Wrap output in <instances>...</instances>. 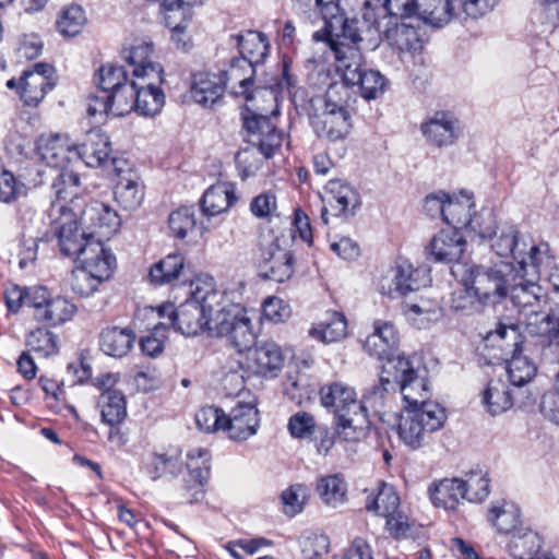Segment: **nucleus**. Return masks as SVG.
Returning <instances> with one entry per match:
<instances>
[{
    "instance_id": "f257e3e1",
    "label": "nucleus",
    "mask_w": 559,
    "mask_h": 559,
    "mask_svg": "<svg viewBox=\"0 0 559 559\" xmlns=\"http://www.w3.org/2000/svg\"><path fill=\"white\" fill-rule=\"evenodd\" d=\"M319 394L322 406L335 415L340 436L347 441H357L366 436L370 420L352 385L341 380L332 381L323 384Z\"/></svg>"
},
{
    "instance_id": "f03ea898",
    "label": "nucleus",
    "mask_w": 559,
    "mask_h": 559,
    "mask_svg": "<svg viewBox=\"0 0 559 559\" xmlns=\"http://www.w3.org/2000/svg\"><path fill=\"white\" fill-rule=\"evenodd\" d=\"M190 296L176 309L175 329L186 336H195L214 328L215 307L222 295L215 289L211 276L198 277L191 283Z\"/></svg>"
},
{
    "instance_id": "7ed1b4c3",
    "label": "nucleus",
    "mask_w": 559,
    "mask_h": 559,
    "mask_svg": "<svg viewBox=\"0 0 559 559\" xmlns=\"http://www.w3.org/2000/svg\"><path fill=\"white\" fill-rule=\"evenodd\" d=\"M243 129L247 132L251 147L239 151L235 162L242 179L254 175L262 165L261 153L264 158H271L282 146L284 132L278 130L271 118L262 115L243 117Z\"/></svg>"
},
{
    "instance_id": "20e7f679",
    "label": "nucleus",
    "mask_w": 559,
    "mask_h": 559,
    "mask_svg": "<svg viewBox=\"0 0 559 559\" xmlns=\"http://www.w3.org/2000/svg\"><path fill=\"white\" fill-rule=\"evenodd\" d=\"M62 210L63 207H55L57 214L50 216V229L64 257L82 260L108 251L99 239H94V235L80 225L79 213Z\"/></svg>"
},
{
    "instance_id": "39448f33",
    "label": "nucleus",
    "mask_w": 559,
    "mask_h": 559,
    "mask_svg": "<svg viewBox=\"0 0 559 559\" xmlns=\"http://www.w3.org/2000/svg\"><path fill=\"white\" fill-rule=\"evenodd\" d=\"M335 66L346 90L347 86H357L366 100L377 99L384 93L386 79L366 66L360 48H336Z\"/></svg>"
},
{
    "instance_id": "423d86ee",
    "label": "nucleus",
    "mask_w": 559,
    "mask_h": 559,
    "mask_svg": "<svg viewBox=\"0 0 559 559\" xmlns=\"http://www.w3.org/2000/svg\"><path fill=\"white\" fill-rule=\"evenodd\" d=\"M462 281L472 285L484 304L497 302L508 296L515 267L511 262L499 261L492 265L462 266Z\"/></svg>"
},
{
    "instance_id": "0eeeda50",
    "label": "nucleus",
    "mask_w": 559,
    "mask_h": 559,
    "mask_svg": "<svg viewBox=\"0 0 559 559\" xmlns=\"http://www.w3.org/2000/svg\"><path fill=\"white\" fill-rule=\"evenodd\" d=\"M445 409L438 403H428L415 408H405L399 424V437L412 450L428 443L431 433L445 423Z\"/></svg>"
},
{
    "instance_id": "6e6552de",
    "label": "nucleus",
    "mask_w": 559,
    "mask_h": 559,
    "mask_svg": "<svg viewBox=\"0 0 559 559\" xmlns=\"http://www.w3.org/2000/svg\"><path fill=\"white\" fill-rule=\"evenodd\" d=\"M386 372L393 374L397 384V391L403 396L405 408H415L429 401V388L426 379V370L421 368L416 357L399 355L395 359L386 361Z\"/></svg>"
},
{
    "instance_id": "1a4fd4ad",
    "label": "nucleus",
    "mask_w": 559,
    "mask_h": 559,
    "mask_svg": "<svg viewBox=\"0 0 559 559\" xmlns=\"http://www.w3.org/2000/svg\"><path fill=\"white\" fill-rule=\"evenodd\" d=\"M321 8V14L324 21V27L313 34L316 41H326L334 59L336 60V48L343 46L350 48H359L358 43L361 41L360 31L357 26L358 20L348 19L343 10L346 8L343 3L329 2L323 4L322 0H316Z\"/></svg>"
},
{
    "instance_id": "9d476101",
    "label": "nucleus",
    "mask_w": 559,
    "mask_h": 559,
    "mask_svg": "<svg viewBox=\"0 0 559 559\" xmlns=\"http://www.w3.org/2000/svg\"><path fill=\"white\" fill-rule=\"evenodd\" d=\"M211 333L225 337L239 354L248 352L255 342V333L248 310L239 304L224 305L216 310Z\"/></svg>"
},
{
    "instance_id": "9b49d317",
    "label": "nucleus",
    "mask_w": 559,
    "mask_h": 559,
    "mask_svg": "<svg viewBox=\"0 0 559 559\" xmlns=\"http://www.w3.org/2000/svg\"><path fill=\"white\" fill-rule=\"evenodd\" d=\"M340 90L346 92L345 86L331 84L325 93L323 110L311 118L314 133L331 142L344 140L352 128L350 115L344 102L335 99Z\"/></svg>"
},
{
    "instance_id": "f8f14e48",
    "label": "nucleus",
    "mask_w": 559,
    "mask_h": 559,
    "mask_svg": "<svg viewBox=\"0 0 559 559\" xmlns=\"http://www.w3.org/2000/svg\"><path fill=\"white\" fill-rule=\"evenodd\" d=\"M381 5L391 16L414 19L433 26H442L455 16L445 0H383Z\"/></svg>"
},
{
    "instance_id": "ddd939ff",
    "label": "nucleus",
    "mask_w": 559,
    "mask_h": 559,
    "mask_svg": "<svg viewBox=\"0 0 559 559\" xmlns=\"http://www.w3.org/2000/svg\"><path fill=\"white\" fill-rule=\"evenodd\" d=\"M430 283L428 270L399 259L379 281V290L391 298L405 297Z\"/></svg>"
},
{
    "instance_id": "4468645a",
    "label": "nucleus",
    "mask_w": 559,
    "mask_h": 559,
    "mask_svg": "<svg viewBox=\"0 0 559 559\" xmlns=\"http://www.w3.org/2000/svg\"><path fill=\"white\" fill-rule=\"evenodd\" d=\"M79 261L82 265L71 272L69 284L72 292L81 297L92 295L102 282L108 280L116 263L109 250Z\"/></svg>"
},
{
    "instance_id": "2eb2a0df",
    "label": "nucleus",
    "mask_w": 559,
    "mask_h": 559,
    "mask_svg": "<svg viewBox=\"0 0 559 559\" xmlns=\"http://www.w3.org/2000/svg\"><path fill=\"white\" fill-rule=\"evenodd\" d=\"M80 225L94 235V239L108 238L121 226V217L109 204L97 200L86 202L79 210Z\"/></svg>"
},
{
    "instance_id": "dca6fc26",
    "label": "nucleus",
    "mask_w": 559,
    "mask_h": 559,
    "mask_svg": "<svg viewBox=\"0 0 559 559\" xmlns=\"http://www.w3.org/2000/svg\"><path fill=\"white\" fill-rule=\"evenodd\" d=\"M294 259L289 250L281 248L277 239L263 238L259 245V266L264 277L283 283L294 273Z\"/></svg>"
},
{
    "instance_id": "f3484780",
    "label": "nucleus",
    "mask_w": 559,
    "mask_h": 559,
    "mask_svg": "<svg viewBox=\"0 0 559 559\" xmlns=\"http://www.w3.org/2000/svg\"><path fill=\"white\" fill-rule=\"evenodd\" d=\"M475 203L473 195L466 192H461L460 195H450L448 205H445L444 223L450 225V228L460 230L462 227L469 228L479 237H487L493 233V214L487 212L483 217L488 222V227L481 229L476 226V221L473 219Z\"/></svg>"
},
{
    "instance_id": "a211bd4d",
    "label": "nucleus",
    "mask_w": 559,
    "mask_h": 559,
    "mask_svg": "<svg viewBox=\"0 0 559 559\" xmlns=\"http://www.w3.org/2000/svg\"><path fill=\"white\" fill-rule=\"evenodd\" d=\"M85 178L69 169H62L53 179L52 190L58 202L52 204L49 216H55V207H63L62 211L78 212L86 203L84 195L88 193Z\"/></svg>"
},
{
    "instance_id": "6ab92c4d",
    "label": "nucleus",
    "mask_w": 559,
    "mask_h": 559,
    "mask_svg": "<svg viewBox=\"0 0 559 559\" xmlns=\"http://www.w3.org/2000/svg\"><path fill=\"white\" fill-rule=\"evenodd\" d=\"M55 86L53 67L38 62L32 69L25 70L20 78V98L25 106L36 107Z\"/></svg>"
},
{
    "instance_id": "aec40b11",
    "label": "nucleus",
    "mask_w": 559,
    "mask_h": 559,
    "mask_svg": "<svg viewBox=\"0 0 559 559\" xmlns=\"http://www.w3.org/2000/svg\"><path fill=\"white\" fill-rule=\"evenodd\" d=\"M225 92L237 98L250 102L254 97L255 68L245 59L231 58L229 63L218 71Z\"/></svg>"
},
{
    "instance_id": "412c9836",
    "label": "nucleus",
    "mask_w": 559,
    "mask_h": 559,
    "mask_svg": "<svg viewBox=\"0 0 559 559\" xmlns=\"http://www.w3.org/2000/svg\"><path fill=\"white\" fill-rule=\"evenodd\" d=\"M285 364L282 348L274 342H263L250 348L246 355L247 371L265 378H276Z\"/></svg>"
},
{
    "instance_id": "4be33fe9",
    "label": "nucleus",
    "mask_w": 559,
    "mask_h": 559,
    "mask_svg": "<svg viewBox=\"0 0 559 559\" xmlns=\"http://www.w3.org/2000/svg\"><path fill=\"white\" fill-rule=\"evenodd\" d=\"M111 153L109 136L99 129H91L75 145V159L82 160L88 167H103L107 164L117 167V159Z\"/></svg>"
},
{
    "instance_id": "5701e85b",
    "label": "nucleus",
    "mask_w": 559,
    "mask_h": 559,
    "mask_svg": "<svg viewBox=\"0 0 559 559\" xmlns=\"http://www.w3.org/2000/svg\"><path fill=\"white\" fill-rule=\"evenodd\" d=\"M515 274V281H511L508 295L519 312L525 313L528 317L531 313H536L547 304L548 296L536 281L528 280L526 275L516 271Z\"/></svg>"
},
{
    "instance_id": "b1692460",
    "label": "nucleus",
    "mask_w": 559,
    "mask_h": 559,
    "mask_svg": "<svg viewBox=\"0 0 559 559\" xmlns=\"http://www.w3.org/2000/svg\"><path fill=\"white\" fill-rule=\"evenodd\" d=\"M426 142L441 148L453 145L460 136L459 120L450 111H436L420 126Z\"/></svg>"
},
{
    "instance_id": "393cba45",
    "label": "nucleus",
    "mask_w": 559,
    "mask_h": 559,
    "mask_svg": "<svg viewBox=\"0 0 559 559\" xmlns=\"http://www.w3.org/2000/svg\"><path fill=\"white\" fill-rule=\"evenodd\" d=\"M466 240L460 230L445 228L437 233L426 246V254L433 262H457L465 249Z\"/></svg>"
},
{
    "instance_id": "a878e982",
    "label": "nucleus",
    "mask_w": 559,
    "mask_h": 559,
    "mask_svg": "<svg viewBox=\"0 0 559 559\" xmlns=\"http://www.w3.org/2000/svg\"><path fill=\"white\" fill-rule=\"evenodd\" d=\"M260 424L259 411L249 403L237 404L225 414L224 431L234 441H245L254 436Z\"/></svg>"
},
{
    "instance_id": "bb28decb",
    "label": "nucleus",
    "mask_w": 559,
    "mask_h": 559,
    "mask_svg": "<svg viewBox=\"0 0 559 559\" xmlns=\"http://www.w3.org/2000/svg\"><path fill=\"white\" fill-rule=\"evenodd\" d=\"M554 260L555 258L547 242H534L530 237H527L526 249L522 250L520 255H515L519 265L518 272L533 278H538L543 274L546 275L554 266Z\"/></svg>"
},
{
    "instance_id": "cd10ccee",
    "label": "nucleus",
    "mask_w": 559,
    "mask_h": 559,
    "mask_svg": "<svg viewBox=\"0 0 559 559\" xmlns=\"http://www.w3.org/2000/svg\"><path fill=\"white\" fill-rule=\"evenodd\" d=\"M182 467L181 453L176 449L150 452L142 461V471L153 481L158 479L171 480L182 472Z\"/></svg>"
},
{
    "instance_id": "c85d7f7f",
    "label": "nucleus",
    "mask_w": 559,
    "mask_h": 559,
    "mask_svg": "<svg viewBox=\"0 0 559 559\" xmlns=\"http://www.w3.org/2000/svg\"><path fill=\"white\" fill-rule=\"evenodd\" d=\"M187 468L189 477L193 481L192 486L185 489V499L189 503L199 502L204 498V483L210 476V453L205 449H193L188 453Z\"/></svg>"
},
{
    "instance_id": "c756f323",
    "label": "nucleus",
    "mask_w": 559,
    "mask_h": 559,
    "mask_svg": "<svg viewBox=\"0 0 559 559\" xmlns=\"http://www.w3.org/2000/svg\"><path fill=\"white\" fill-rule=\"evenodd\" d=\"M190 94L197 104L205 108L213 107L225 94L219 73L200 71L192 74Z\"/></svg>"
},
{
    "instance_id": "7c9ffc66",
    "label": "nucleus",
    "mask_w": 559,
    "mask_h": 559,
    "mask_svg": "<svg viewBox=\"0 0 559 559\" xmlns=\"http://www.w3.org/2000/svg\"><path fill=\"white\" fill-rule=\"evenodd\" d=\"M325 201L337 216H353L361 204L359 193L340 179L326 183Z\"/></svg>"
},
{
    "instance_id": "2f4dec72",
    "label": "nucleus",
    "mask_w": 559,
    "mask_h": 559,
    "mask_svg": "<svg viewBox=\"0 0 559 559\" xmlns=\"http://www.w3.org/2000/svg\"><path fill=\"white\" fill-rule=\"evenodd\" d=\"M325 201L337 216H353L361 204L359 193L340 179L326 183Z\"/></svg>"
},
{
    "instance_id": "473e14b6",
    "label": "nucleus",
    "mask_w": 559,
    "mask_h": 559,
    "mask_svg": "<svg viewBox=\"0 0 559 559\" xmlns=\"http://www.w3.org/2000/svg\"><path fill=\"white\" fill-rule=\"evenodd\" d=\"M399 344V333L395 326L388 321L377 320L373 323V332L364 342L365 350L379 359H395L391 357L392 350Z\"/></svg>"
},
{
    "instance_id": "72a5a7b5",
    "label": "nucleus",
    "mask_w": 559,
    "mask_h": 559,
    "mask_svg": "<svg viewBox=\"0 0 559 559\" xmlns=\"http://www.w3.org/2000/svg\"><path fill=\"white\" fill-rule=\"evenodd\" d=\"M389 45L399 52L400 58L415 57L424 47L417 26L402 22L385 33Z\"/></svg>"
},
{
    "instance_id": "f704fd0d",
    "label": "nucleus",
    "mask_w": 559,
    "mask_h": 559,
    "mask_svg": "<svg viewBox=\"0 0 559 559\" xmlns=\"http://www.w3.org/2000/svg\"><path fill=\"white\" fill-rule=\"evenodd\" d=\"M152 53L153 44L141 41L133 45L124 56L128 64L133 68L132 74L136 80L163 78V68L151 60Z\"/></svg>"
},
{
    "instance_id": "c9c22d12",
    "label": "nucleus",
    "mask_w": 559,
    "mask_h": 559,
    "mask_svg": "<svg viewBox=\"0 0 559 559\" xmlns=\"http://www.w3.org/2000/svg\"><path fill=\"white\" fill-rule=\"evenodd\" d=\"M136 335L131 328L107 326L99 333L100 350L114 358H123L133 348Z\"/></svg>"
},
{
    "instance_id": "e433bc0d",
    "label": "nucleus",
    "mask_w": 559,
    "mask_h": 559,
    "mask_svg": "<svg viewBox=\"0 0 559 559\" xmlns=\"http://www.w3.org/2000/svg\"><path fill=\"white\" fill-rule=\"evenodd\" d=\"M237 199L233 183L218 182L203 193L200 200L201 211L207 217L216 216L228 211Z\"/></svg>"
},
{
    "instance_id": "4c0bfd02",
    "label": "nucleus",
    "mask_w": 559,
    "mask_h": 559,
    "mask_svg": "<svg viewBox=\"0 0 559 559\" xmlns=\"http://www.w3.org/2000/svg\"><path fill=\"white\" fill-rule=\"evenodd\" d=\"M119 180L115 186V200L126 211L136 210L144 198L143 187L139 176L129 170L122 173L118 167H115Z\"/></svg>"
},
{
    "instance_id": "58836bf2",
    "label": "nucleus",
    "mask_w": 559,
    "mask_h": 559,
    "mask_svg": "<svg viewBox=\"0 0 559 559\" xmlns=\"http://www.w3.org/2000/svg\"><path fill=\"white\" fill-rule=\"evenodd\" d=\"M486 239V237H483ZM491 240L492 250L500 257L520 255V252L527 247V237L520 236L519 230L513 225L496 226L493 219V233L487 236Z\"/></svg>"
},
{
    "instance_id": "ea45409f",
    "label": "nucleus",
    "mask_w": 559,
    "mask_h": 559,
    "mask_svg": "<svg viewBox=\"0 0 559 559\" xmlns=\"http://www.w3.org/2000/svg\"><path fill=\"white\" fill-rule=\"evenodd\" d=\"M135 98L134 111L140 116L154 117L160 112L165 104V95L158 85L160 79L140 80Z\"/></svg>"
},
{
    "instance_id": "a19ab883",
    "label": "nucleus",
    "mask_w": 559,
    "mask_h": 559,
    "mask_svg": "<svg viewBox=\"0 0 559 559\" xmlns=\"http://www.w3.org/2000/svg\"><path fill=\"white\" fill-rule=\"evenodd\" d=\"M486 342L501 353V359L522 352L524 337L515 324L499 322L495 330L487 333Z\"/></svg>"
},
{
    "instance_id": "79ce46f5",
    "label": "nucleus",
    "mask_w": 559,
    "mask_h": 559,
    "mask_svg": "<svg viewBox=\"0 0 559 559\" xmlns=\"http://www.w3.org/2000/svg\"><path fill=\"white\" fill-rule=\"evenodd\" d=\"M236 41L240 57L251 63L252 67L262 63L269 53V39L265 34L257 31H248L246 34L231 35Z\"/></svg>"
},
{
    "instance_id": "37998d69",
    "label": "nucleus",
    "mask_w": 559,
    "mask_h": 559,
    "mask_svg": "<svg viewBox=\"0 0 559 559\" xmlns=\"http://www.w3.org/2000/svg\"><path fill=\"white\" fill-rule=\"evenodd\" d=\"M462 478H444L429 487L430 500L437 508L455 510L465 500Z\"/></svg>"
},
{
    "instance_id": "c03bdc74",
    "label": "nucleus",
    "mask_w": 559,
    "mask_h": 559,
    "mask_svg": "<svg viewBox=\"0 0 559 559\" xmlns=\"http://www.w3.org/2000/svg\"><path fill=\"white\" fill-rule=\"evenodd\" d=\"M397 392V384L394 381L393 374L386 372V361L382 366L379 383L368 389L360 404L365 405V412L368 415V407L373 409L374 413L381 414L384 411L388 399L391 394Z\"/></svg>"
},
{
    "instance_id": "a18cd8bd",
    "label": "nucleus",
    "mask_w": 559,
    "mask_h": 559,
    "mask_svg": "<svg viewBox=\"0 0 559 559\" xmlns=\"http://www.w3.org/2000/svg\"><path fill=\"white\" fill-rule=\"evenodd\" d=\"M41 159L50 167L67 169L66 166L75 158V145L66 138L55 135L44 141L38 147Z\"/></svg>"
},
{
    "instance_id": "49530a36",
    "label": "nucleus",
    "mask_w": 559,
    "mask_h": 559,
    "mask_svg": "<svg viewBox=\"0 0 559 559\" xmlns=\"http://www.w3.org/2000/svg\"><path fill=\"white\" fill-rule=\"evenodd\" d=\"M309 335L324 344L342 341L347 335L345 316L337 311H328L324 318L309 330Z\"/></svg>"
},
{
    "instance_id": "de8ad7c7",
    "label": "nucleus",
    "mask_w": 559,
    "mask_h": 559,
    "mask_svg": "<svg viewBox=\"0 0 559 559\" xmlns=\"http://www.w3.org/2000/svg\"><path fill=\"white\" fill-rule=\"evenodd\" d=\"M526 330L532 337L559 340V304L526 317Z\"/></svg>"
},
{
    "instance_id": "09e8293b",
    "label": "nucleus",
    "mask_w": 559,
    "mask_h": 559,
    "mask_svg": "<svg viewBox=\"0 0 559 559\" xmlns=\"http://www.w3.org/2000/svg\"><path fill=\"white\" fill-rule=\"evenodd\" d=\"M76 310V306L68 298L59 295L52 296L44 310H39L36 321L49 328L59 326L70 321Z\"/></svg>"
},
{
    "instance_id": "8fccbe9b",
    "label": "nucleus",
    "mask_w": 559,
    "mask_h": 559,
    "mask_svg": "<svg viewBox=\"0 0 559 559\" xmlns=\"http://www.w3.org/2000/svg\"><path fill=\"white\" fill-rule=\"evenodd\" d=\"M520 509L512 502L502 501L495 503L488 511V521L496 527L497 532L501 534H514L521 527L520 524Z\"/></svg>"
},
{
    "instance_id": "3c124183",
    "label": "nucleus",
    "mask_w": 559,
    "mask_h": 559,
    "mask_svg": "<svg viewBox=\"0 0 559 559\" xmlns=\"http://www.w3.org/2000/svg\"><path fill=\"white\" fill-rule=\"evenodd\" d=\"M402 310L406 319L417 329H427L439 318V306L436 301L420 297L415 302L404 301Z\"/></svg>"
},
{
    "instance_id": "603ef678",
    "label": "nucleus",
    "mask_w": 559,
    "mask_h": 559,
    "mask_svg": "<svg viewBox=\"0 0 559 559\" xmlns=\"http://www.w3.org/2000/svg\"><path fill=\"white\" fill-rule=\"evenodd\" d=\"M98 406L103 423L110 427L118 426L127 416V402L121 391L102 392Z\"/></svg>"
},
{
    "instance_id": "864d4df0",
    "label": "nucleus",
    "mask_w": 559,
    "mask_h": 559,
    "mask_svg": "<svg viewBox=\"0 0 559 559\" xmlns=\"http://www.w3.org/2000/svg\"><path fill=\"white\" fill-rule=\"evenodd\" d=\"M540 548V536L536 532L523 527L511 536L507 545V551L514 559H530L533 555L538 554Z\"/></svg>"
},
{
    "instance_id": "5fc2aeb1",
    "label": "nucleus",
    "mask_w": 559,
    "mask_h": 559,
    "mask_svg": "<svg viewBox=\"0 0 559 559\" xmlns=\"http://www.w3.org/2000/svg\"><path fill=\"white\" fill-rule=\"evenodd\" d=\"M183 269L185 259L181 254H168L150 269L148 278L155 285L169 284L179 278Z\"/></svg>"
},
{
    "instance_id": "6e6d98bb",
    "label": "nucleus",
    "mask_w": 559,
    "mask_h": 559,
    "mask_svg": "<svg viewBox=\"0 0 559 559\" xmlns=\"http://www.w3.org/2000/svg\"><path fill=\"white\" fill-rule=\"evenodd\" d=\"M483 404L493 416L508 411L513 405L508 385L501 380H490L483 392Z\"/></svg>"
},
{
    "instance_id": "4d7b16f0",
    "label": "nucleus",
    "mask_w": 559,
    "mask_h": 559,
    "mask_svg": "<svg viewBox=\"0 0 559 559\" xmlns=\"http://www.w3.org/2000/svg\"><path fill=\"white\" fill-rule=\"evenodd\" d=\"M400 507V497L393 486L381 483L376 495L368 496L366 509L379 516L386 518Z\"/></svg>"
},
{
    "instance_id": "13d9d810",
    "label": "nucleus",
    "mask_w": 559,
    "mask_h": 559,
    "mask_svg": "<svg viewBox=\"0 0 559 559\" xmlns=\"http://www.w3.org/2000/svg\"><path fill=\"white\" fill-rule=\"evenodd\" d=\"M507 362L506 370L510 382L514 386H523L532 381L537 368L534 361L522 352L503 359Z\"/></svg>"
},
{
    "instance_id": "bf43d9fd",
    "label": "nucleus",
    "mask_w": 559,
    "mask_h": 559,
    "mask_svg": "<svg viewBox=\"0 0 559 559\" xmlns=\"http://www.w3.org/2000/svg\"><path fill=\"white\" fill-rule=\"evenodd\" d=\"M317 491L326 506L336 508L345 502L347 486L340 475H329L318 480Z\"/></svg>"
},
{
    "instance_id": "052dcab7",
    "label": "nucleus",
    "mask_w": 559,
    "mask_h": 559,
    "mask_svg": "<svg viewBox=\"0 0 559 559\" xmlns=\"http://www.w3.org/2000/svg\"><path fill=\"white\" fill-rule=\"evenodd\" d=\"M26 346L40 357H49L58 353V336L47 328L38 326L26 335Z\"/></svg>"
},
{
    "instance_id": "680f3d73",
    "label": "nucleus",
    "mask_w": 559,
    "mask_h": 559,
    "mask_svg": "<svg viewBox=\"0 0 559 559\" xmlns=\"http://www.w3.org/2000/svg\"><path fill=\"white\" fill-rule=\"evenodd\" d=\"M197 225L195 210L193 206H180L173 211L168 217V226L171 235L177 239H185L194 231Z\"/></svg>"
},
{
    "instance_id": "e2e57ef3",
    "label": "nucleus",
    "mask_w": 559,
    "mask_h": 559,
    "mask_svg": "<svg viewBox=\"0 0 559 559\" xmlns=\"http://www.w3.org/2000/svg\"><path fill=\"white\" fill-rule=\"evenodd\" d=\"M139 82L130 81L109 93L114 116H124L134 110Z\"/></svg>"
},
{
    "instance_id": "0e129e2a",
    "label": "nucleus",
    "mask_w": 559,
    "mask_h": 559,
    "mask_svg": "<svg viewBox=\"0 0 559 559\" xmlns=\"http://www.w3.org/2000/svg\"><path fill=\"white\" fill-rule=\"evenodd\" d=\"M463 491L468 502H483L489 496L490 480L481 471L472 472L463 479Z\"/></svg>"
},
{
    "instance_id": "69168bd1",
    "label": "nucleus",
    "mask_w": 559,
    "mask_h": 559,
    "mask_svg": "<svg viewBox=\"0 0 559 559\" xmlns=\"http://www.w3.org/2000/svg\"><path fill=\"white\" fill-rule=\"evenodd\" d=\"M86 22L84 10L78 4H71L61 10L57 20L58 31L66 36L78 35Z\"/></svg>"
},
{
    "instance_id": "338daca9",
    "label": "nucleus",
    "mask_w": 559,
    "mask_h": 559,
    "mask_svg": "<svg viewBox=\"0 0 559 559\" xmlns=\"http://www.w3.org/2000/svg\"><path fill=\"white\" fill-rule=\"evenodd\" d=\"M96 82L102 90L100 93L109 94L129 81L127 71L122 67L108 63L98 70L96 74Z\"/></svg>"
},
{
    "instance_id": "774afa93",
    "label": "nucleus",
    "mask_w": 559,
    "mask_h": 559,
    "mask_svg": "<svg viewBox=\"0 0 559 559\" xmlns=\"http://www.w3.org/2000/svg\"><path fill=\"white\" fill-rule=\"evenodd\" d=\"M462 286L455 289L451 295V308L454 311L473 312L478 310L480 304H484L472 288V285L465 284L462 280Z\"/></svg>"
}]
</instances>
